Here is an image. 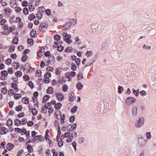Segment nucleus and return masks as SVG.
<instances>
[{
    "mask_svg": "<svg viewBox=\"0 0 156 156\" xmlns=\"http://www.w3.org/2000/svg\"><path fill=\"white\" fill-rule=\"evenodd\" d=\"M70 26H70V25L69 22H67L63 25L62 28V30H67L69 29Z\"/></svg>",
    "mask_w": 156,
    "mask_h": 156,
    "instance_id": "obj_10",
    "label": "nucleus"
},
{
    "mask_svg": "<svg viewBox=\"0 0 156 156\" xmlns=\"http://www.w3.org/2000/svg\"><path fill=\"white\" fill-rule=\"evenodd\" d=\"M15 125H16L17 126H19V125H20L21 123L20 122V120L19 119H16L15 121Z\"/></svg>",
    "mask_w": 156,
    "mask_h": 156,
    "instance_id": "obj_56",
    "label": "nucleus"
},
{
    "mask_svg": "<svg viewBox=\"0 0 156 156\" xmlns=\"http://www.w3.org/2000/svg\"><path fill=\"white\" fill-rule=\"evenodd\" d=\"M140 95L142 96H144L146 95L147 93V92L144 90H142L140 92Z\"/></svg>",
    "mask_w": 156,
    "mask_h": 156,
    "instance_id": "obj_57",
    "label": "nucleus"
},
{
    "mask_svg": "<svg viewBox=\"0 0 156 156\" xmlns=\"http://www.w3.org/2000/svg\"><path fill=\"white\" fill-rule=\"evenodd\" d=\"M53 92L52 87H49L47 90V92L49 94H51Z\"/></svg>",
    "mask_w": 156,
    "mask_h": 156,
    "instance_id": "obj_23",
    "label": "nucleus"
},
{
    "mask_svg": "<svg viewBox=\"0 0 156 156\" xmlns=\"http://www.w3.org/2000/svg\"><path fill=\"white\" fill-rule=\"evenodd\" d=\"M29 9L30 12H32L34 11L35 9V7L34 6L32 5H30L29 6Z\"/></svg>",
    "mask_w": 156,
    "mask_h": 156,
    "instance_id": "obj_61",
    "label": "nucleus"
},
{
    "mask_svg": "<svg viewBox=\"0 0 156 156\" xmlns=\"http://www.w3.org/2000/svg\"><path fill=\"white\" fill-rule=\"evenodd\" d=\"M132 91L133 94L136 96H138L139 95L138 90H136L134 89H132Z\"/></svg>",
    "mask_w": 156,
    "mask_h": 156,
    "instance_id": "obj_46",
    "label": "nucleus"
},
{
    "mask_svg": "<svg viewBox=\"0 0 156 156\" xmlns=\"http://www.w3.org/2000/svg\"><path fill=\"white\" fill-rule=\"evenodd\" d=\"M22 109V107L21 105H18L15 108L16 110L18 112L21 111Z\"/></svg>",
    "mask_w": 156,
    "mask_h": 156,
    "instance_id": "obj_48",
    "label": "nucleus"
},
{
    "mask_svg": "<svg viewBox=\"0 0 156 156\" xmlns=\"http://www.w3.org/2000/svg\"><path fill=\"white\" fill-rule=\"evenodd\" d=\"M144 122V118L141 117L139 119L135 124V126L137 128H139L143 126Z\"/></svg>",
    "mask_w": 156,
    "mask_h": 156,
    "instance_id": "obj_1",
    "label": "nucleus"
},
{
    "mask_svg": "<svg viewBox=\"0 0 156 156\" xmlns=\"http://www.w3.org/2000/svg\"><path fill=\"white\" fill-rule=\"evenodd\" d=\"M64 81V78L63 76H59L58 80V82L60 83H62Z\"/></svg>",
    "mask_w": 156,
    "mask_h": 156,
    "instance_id": "obj_30",
    "label": "nucleus"
},
{
    "mask_svg": "<svg viewBox=\"0 0 156 156\" xmlns=\"http://www.w3.org/2000/svg\"><path fill=\"white\" fill-rule=\"evenodd\" d=\"M51 76V74L50 73L48 72L46 73L45 74L44 77L45 78H49Z\"/></svg>",
    "mask_w": 156,
    "mask_h": 156,
    "instance_id": "obj_52",
    "label": "nucleus"
},
{
    "mask_svg": "<svg viewBox=\"0 0 156 156\" xmlns=\"http://www.w3.org/2000/svg\"><path fill=\"white\" fill-rule=\"evenodd\" d=\"M14 9L16 12H20L22 10L21 8L19 7H17V6H16Z\"/></svg>",
    "mask_w": 156,
    "mask_h": 156,
    "instance_id": "obj_51",
    "label": "nucleus"
},
{
    "mask_svg": "<svg viewBox=\"0 0 156 156\" xmlns=\"http://www.w3.org/2000/svg\"><path fill=\"white\" fill-rule=\"evenodd\" d=\"M35 32L36 31L34 29L32 30V31H31L30 33V35L32 37H35V35L36 34V33H35Z\"/></svg>",
    "mask_w": 156,
    "mask_h": 156,
    "instance_id": "obj_45",
    "label": "nucleus"
},
{
    "mask_svg": "<svg viewBox=\"0 0 156 156\" xmlns=\"http://www.w3.org/2000/svg\"><path fill=\"white\" fill-rule=\"evenodd\" d=\"M55 116L58 119H59L61 118V115L59 111L57 110L55 112Z\"/></svg>",
    "mask_w": 156,
    "mask_h": 156,
    "instance_id": "obj_19",
    "label": "nucleus"
},
{
    "mask_svg": "<svg viewBox=\"0 0 156 156\" xmlns=\"http://www.w3.org/2000/svg\"><path fill=\"white\" fill-rule=\"evenodd\" d=\"M15 48V46L14 45H11L9 48V51L11 52H12L14 51Z\"/></svg>",
    "mask_w": 156,
    "mask_h": 156,
    "instance_id": "obj_43",
    "label": "nucleus"
},
{
    "mask_svg": "<svg viewBox=\"0 0 156 156\" xmlns=\"http://www.w3.org/2000/svg\"><path fill=\"white\" fill-rule=\"evenodd\" d=\"M36 137L37 140L40 142L44 140L43 137L41 135L37 136Z\"/></svg>",
    "mask_w": 156,
    "mask_h": 156,
    "instance_id": "obj_34",
    "label": "nucleus"
},
{
    "mask_svg": "<svg viewBox=\"0 0 156 156\" xmlns=\"http://www.w3.org/2000/svg\"><path fill=\"white\" fill-rule=\"evenodd\" d=\"M22 74V72L20 71H18L15 73V75L17 78L20 77Z\"/></svg>",
    "mask_w": 156,
    "mask_h": 156,
    "instance_id": "obj_29",
    "label": "nucleus"
},
{
    "mask_svg": "<svg viewBox=\"0 0 156 156\" xmlns=\"http://www.w3.org/2000/svg\"><path fill=\"white\" fill-rule=\"evenodd\" d=\"M76 19H73L70 20L69 23L71 26L74 25L76 23Z\"/></svg>",
    "mask_w": 156,
    "mask_h": 156,
    "instance_id": "obj_17",
    "label": "nucleus"
},
{
    "mask_svg": "<svg viewBox=\"0 0 156 156\" xmlns=\"http://www.w3.org/2000/svg\"><path fill=\"white\" fill-rule=\"evenodd\" d=\"M27 42L30 45H31L33 44V40L32 39H28L27 40Z\"/></svg>",
    "mask_w": 156,
    "mask_h": 156,
    "instance_id": "obj_59",
    "label": "nucleus"
},
{
    "mask_svg": "<svg viewBox=\"0 0 156 156\" xmlns=\"http://www.w3.org/2000/svg\"><path fill=\"white\" fill-rule=\"evenodd\" d=\"M50 96L49 95H45L43 98L42 102H44L47 101L48 99L50 98Z\"/></svg>",
    "mask_w": 156,
    "mask_h": 156,
    "instance_id": "obj_27",
    "label": "nucleus"
},
{
    "mask_svg": "<svg viewBox=\"0 0 156 156\" xmlns=\"http://www.w3.org/2000/svg\"><path fill=\"white\" fill-rule=\"evenodd\" d=\"M48 109V113H49V115H50L51 113H52L53 111V109L52 108H51L49 109H48L47 108H45L44 110L45 111V112H44V113H46V112L47 111Z\"/></svg>",
    "mask_w": 156,
    "mask_h": 156,
    "instance_id": "obj_28",
    "label": "nucleus"
},
{
    "mask_svg": "<svg viewBox=\"0 0 156 156\" xmlns=\"http://www.w3.org/2000/svg\"><path fill=\"white\" fill-rule=\"evenodd\" d=\"M23 12L25 15H27L29 13V11L27 8H24L23 10Z\"/></svg>",
    "mask_w": 156,
    "mask_h": 156,
    "instance_id": "obj_31",
    "label": "nucleus"
},
{
    "mask_svg": "<svg viewBox=\"0 0 156 156\" xmlns=\"http://www.w3.org/2000/svg\"><path fill=\"white\" fill-rule=\"evenodd\" d=\"M45 12H46V14L47 15L50 16L49 17V18H52V15L50 16L51 13V12L50 10L49 9H46V10Z\"/></svg>",
    "mask_w": 156,
    "mask_h": 156,
    "instance_id": "obj_35",
    "label": "nucleus"
},
{
    "mask_svg": "<svg viewBox=\"0 0 156 156\" xmlns=\"http://www.w3.org/2000/svg\"><path fill=\"white\" fill-rule=\"evenodd\" d=\"M83 87V85L80 82H78L76 85V88L78 90L81 89Z\"/></svg>",
    "mask_w": 156,
    "mask_h": 156,
    "instance_id": "obj_22",
    "label": "nucleus"
},
{
    "mask_svg": "<svg viewBox=\"0 0 156 156\" xmlns=\"http://www.w3.org/2000/svg\"><path fill=\"white\" fill-rule=\"evenodd\" d=\"M62 106V105L61 103L59 102L57 103L55 106V108L57 110H58Z\"/></svg>",
    "mask_w": 156,
    "mask_h": 156,
    "instance_id": "obj_20",
    "label": "nucleus"
},
{
    "mask_svg": "<svg viewBox=\"0 0 156 156\" xmlns=\"http://www.w3.org/2000/svg\"><path fill=\"white\" fill-rule=\"evenodd\" d=\"M136 101V99L134 98L131 97H128L126 100V103L127 105L132 104Z\"/></svg>",
    "mask_w": 156,
    "mask_h": 156,
    "instance_id": "obj_4",
    "label": "nucleus"
},
{
    "mask_svg": "<svg viewBox=\"0 0 156 156\" xmlns=\"http://www.w3.org/2000/svg\"><path fill=\"white\" fill-rule=\"evenodd\" d=\"M143 48L147 50H150L151 48V47L150 46L146 45V44H144L143 46Z\"/></svg>",
    "mask_w": 156,
    "mask_h": 156,
    "instance_id": "obj_47",
    "label": "nucleus"
},
{
    "mask_svg": "<svg viewBox=\"0 0 156 156\" xmlns=\"http://www.w3.org/2000/svg\"><path fill=\"white\" fill-rule=\"evenodd\" d=\"M28 85L31 89H33L34 88V84L31 81H29L28 83Z\"/></svg>",
    "mask_w": 156,
    "mask_h": 156,
    "instance_id": "obj_55",
    "label": "nucleus"
},
{
    "mask_svg": "<svg viewBox=\"0 0 156 156\" xmlns=\"http://www.w3.org/2000/svg\"><path fill=\"white\" fill-rule=\"evenodd\" d=\"M118 93L119 94H120L122 93V91L123 90V88L121 86H119L118 87Z\"/></svg>",
    "mask_w": 156,
    "mask_h": 156,
    "instance_id": "obj_53",
    "label": "nucleus"
},
{
    "mask_svg": "<svg viewBox=\"0 0 156 156\" xmlns=\"http://www.w3.org/2000/svg\"><path fill=\"white\" fill-rule=\"evenodd\" d=\"M62 88L63 91L66 92L68 90V87L66 84H64L62 86Z\"/></svg>",
    "mask_w": 156,
    "mask_h": 156,
    "instance_id": "obj_41",
    "label": "nucleus"
},
{
    "mask_svg": "<svg viewBox=\"0 0 156 156\" xmlns=\"http://www.w3.org/2000/svg\"><path fill=\"white\" fill-rule=\"evenodd\" d=\"M73 51L72 47H69L67 48L65 50V51L66 52L71 53Z\"/></svg>",
    "mask_w": 156,
    "mask_h": 156,
    "instance_id": "obj_21",
    "label": "nucleus"
},
{
    "mask_svg": "<svg viewBox=\"0 0 156 156\" xmlns=\"http://www.w3.org/2000/svg\"><path fill=\"white\" fill-rule=\"evenodd\" d=\"M64 137L67 138L66 141L67 142H71L72 140V136H71L70 133L69 132H66L64 135Z\"/></svg>",
    "mask_w": 156,
    "mask_h": 156,
    "instance_id": "obj_6",
    "label": "nucleus"
},
{
    "mask_svg": "<svg viewBox=\"0 0 156 156\" xmlns=\"http://www.w3.org/2000/svg\"><path fill=\"white\" fill-rule=\"evenodd\" d=\"M69 101H72L74 99V93H71L69 94Z\"/></svg>",
    "mask_w": 156,
    "mask_h": 156,
    "instance_id": "obj_26",
    "label": "nucleus"
},
{
    "mask_svg": "<svg viewBox=\"0 0 156 156\" xmlns=\"http://www.w3.org/2000/svg\"><path fill=\"white\" fill-rule=\"evenodd\" d=\"M21 124H25L27 122V119L26 118H23L20 120Z\"/></svg>",
    "mask_w": 156,
    "mask_h": 156,
    "instance_id": "obj_44",
    "label": "nucleus"
},
{
    "mask_svg": "<svg viewBox=\"0 0 156 156\" xmlns=\"http://www.w3.org/2000/svg\"><path fill=\"white\" fill-rule=\"evenodd\" d=\"M1 93L3 94H5L7 91V90L6 87H4L1 89Z\"/></svg>",
    "mask_w": 156,
    "mask_h": 156,
    "instance_id": "obj_37",
    "label": "nucleus"
},
{
    "mask_svg": "<svg viewBox=\"0 0 156 156\" xmlns=\"http://www.w3.org/2000/svg\"><path fill=\"white\" fill-rule=\"evenodd\" d=\"M18 37H15L13 39V43L16 44H17L18 43Z\"/></svg>",
    "mask_w": 156,
    "mask_h": 156,
    "instance_id": "obj_62",
    "label": "nucleus"
},
{
    "mask_svg": "<svg viewBox=\"0 0 156 156\" xmlns=\"http://www.w3.org/2000/svg\"><path fill=\"white\" fill-rule=\"evenodd\" d=\"M76 73L74 71H70L66 73L65 76L67 78H71V77H73L76 76Z\"/></svg>",
    "mask_w": 156,
    "mask_h": 156,
    "instance_id": "obj_9",
    "label": "nucleus"
},
{
    "mask_svg": "<svg viewBox=\"0 0 156 156\" xmlns=\"http://www.w3.org/2000/svg\"><path fill=\"white\" fill-rule=\"evenodd\" d=\"M62 36L64 37H68L69 38H71V34H68L67 32H64L62 33Z\"/></svg>",
    "mask_w": 156,
    "mask_h": 156,
    "instance_id": "obj_24",
    "label": "nucleus"
},
{
    "mask_svg": "<svg viewBox=\"0 0 156 156\" xmlns=\"http://www.w3.org/2000/svg\"><path fill=\"white\" fill-rule=\"evenodd\" d=\"M55 96L57 99L59 101H61L64 100V96L63 94L60 92H57L55 94Z\"/></svg>",
    "mask_w": 156,
    "mask_h": 156,
    "instance_id": "obj_5",
    "label": "nucleus"
},
{
    "mask_svg": "<svg viewBox=\"0 0 156 156\" xmlns=\"http://www.w3.org/2000/svg\"><path fill=\"white\" fill-rule=\"evenodd\" d=\"M7 148L9 151H11L14 147V145L11 143H9L7 145Z\"/></svg>",
    "mask_w": 156,
    "mask_h": 156,
    "instance_id": "obj_14",
    "label": "nucleus"
},
{
    "mask_svg": "<svg viewBox=\"0 0 156 156\" xmlns=\"http://www.w3.org/2000/svg\"><path fill=\"white\" fill-rule=\"evenodd\" d=\"M61 38L60 36L58 35H56L54 36V39L56 41H59Z\"/></svg>",
    "mask_w": 156,
    "mask_h": 156,
    "instance_id": "obj_63",
    "label": "nucleus"
},
{
    "mask_svg": "<svg viewBox=\"0 0 156 156\" xmlns=\"http://www.w3.org/2000/svg\"><path fill=\"white\" fill-rule=\"evenodd\" d=\"M22 101L23 103L25 104H28L29 103V99L27 97H24L22 98Z\"/></svg>",
    "mask_w": 156,
    "mask_h": 156,
    "instance_id": "obj_18",
    "label": "nucleus"
},
{
    "mask_svg": "<svg viewBox=\"0 0 156 156\" xmlns=\"http://www.w3.org/2000/svg\"><path fill=\"white\" fill-rule=\"evenodd\" d=\"M100 25L96 23L92 27V30L93 32H96L101 30V28L99 27Z\"/></svg>",
    "mask_w": 156,
    "mask_h": 156,
    "instance_id": "obj_8",
    "label": "nucleus"
},
{
    "mask_svg": "<svg viewBox=\"0 0 156 156\" xmlns=\"http://www.w3.org/2000/svg\"><path fill=\"white\" fill-rule=\"evenodd\" d=\"M3 14L5 16L9 17L12 13L11 9L9 7H5L3 9Z\"/></svg>",
    "mask_w": 156,
    "mask_h": 156,
    "instance_id": "obj_2",
    "label": "nucleus"
},
{
    "mask_svg": "<svg viewBox=\"0 0 156 156\" xmlns=\"http://www.w3.org/2000/svg\"><path fill=\"white\" fill-rule=\"evenodd\" d=\"M8 132V129L5 127H2L0 133L2 135L5 134Z\"/></svg>",
    "mask_w": 156,
    "mask_h": 156,
    "instance_id": "obj_15",
    "label": "nucleus"
},
{
    "mask_svg": "<svg viewBox=\"0 0 156 156\" xmlns=\"http://www.w3.org/2000/svg\"><path fill=\"white\" fill-rule=\"evenodd\" d=\"M23 78L24 80L25 81H28L30 80L29 76L27 75H24L23 76Z\"/></svg>",
    "mask_w": 156,
    "mask_h": 156,
    "instance_id": "obj_39",
    "label": "nucleus"
},
{
    "mask_svg": "<svg viewBox=\"0 0 156 156\" xmlns=\"http://www.w3.org/2000/svg\"><path fill=\"white\" fill-rule=\"evenodd\" d=\"M20 63L19 62H15L12 64V66L13 69H17L19 66Z\"/></svg>",
    "mask_w": 156,
    "mask_h": 156,
    "instance_id": "obj_16",
    "label": "nucleus"
},
{
    "mask_svg": "<svg viewBox=\"0 0 156 156\" xmlns=\"http://www.w3.org/2000/svg\"><path fill=\"white\" fill-rule=\"evenodd\" d=\"M93 54V51L91 50L87 51L85 54V55L87 57L91 56Z\"/></svg>",
    "mask_w": 156,
    "mask_h": 156,
    "instance_id": "obj_25",
    "label": "nucleus"
},
{
    "mask_svg": "<svg viewBox=\"0 0 156 156\" xmlns=\"http://www.w3.org/2000/svg\"><path fill=\"white\" fill-rule=\"evenodd\" d=\"M32 113L33 115H35L37 113V111L35 109H32Z\"/></svg>",
    "mask_w": 156,
    "mask_h": 156,
    "instance_id": "obj_58",
    "label": "nucleus"
},
{
    "mask_svg": "<svg viewBox=\"0 0 156 156\" xmlns=\"http://www.w3.org/2000/svg\"><path fill=\"white\" fill-rule=\"evenodd\" d=\"M138 107L136 105L133 106L131 108V114L133 117H136L137 115Z\"/></svg>",
    "mask_w": 156,
    "mask_h": 156,
    "instance_id": "obj_3",
    "label": "nucleus"
},
{
    "mask_svg": "<svg viewBox=\"0 0 156 156\" xmlns=\"http://www.w3.org/2000/svg\"><path fill=\"white\" fill-rule=\"evenodd\" d=\"M76 123L73 124L72 125H69L67 126V129H68L70 131L73 130L76 128Z\"/></svg>",
    "mask_w": 156,
    "mask_h": 156,
    "instance_id": "obj_11",
    "label": "nucleus"
},
{
    "mask_svg": "<svg viewBox=\"0 0 156 156\" xmlns=\"http://www.w3.org/2000/svg\"><path fill=\"white\" fill-rule=\"evenodd\" d=\"M27 55H23L21 58V59L22 61L24 62H26L27 60Z\"/></svg>",
    "mask_w": 156,
    "mask_h": 156,
    "instance_id": "obj_36",
    "label": "nucleus"
},
{
    "mask_svg": "<svg viewBox=\"0 0 156 156\" xmlns=\"http://www.w3.org/2000/svg\"><path fill=\"white\" fill-rule=\"evenodd\" d=\"M23 150L22 149H20L17 153L16 156H22V154L23 152Z\"/></svg>",
    "mask_w": 156,
    "mask_h": 156,
    "instance_id": "obj_49",
    "label": "nucleus"
},
{
    "mask_svg": "<svg viewBox=\"0 0 156 156\" xmlns=\"http://www.w3.org/2000/svg\"><path fill=\"white\" fill-rule=\"evenodd\" d=\"M11 62H12V60L10 58H8L5 61V63L7 65H8L10 64L11 63Z\"/></svg>",
    "mask_w": 156,
    "mask_h": 156,
    "instance_id": "obj_64",
    "label": "nucleus"
},
{
    "mask_svg": "<svg viewBox=\"0 0 156 156\" xmlns=\"http://www.w3.org/2000/svg\"><path fill=\"white\" fill-rule=\"evenodd\" d=\"M70 38H71L67 37V38L64 39V40L66 43L69 44L72 42V41L70 39Z\"/></svg>",
    "mask_w": 156,
    "mask_h": 156,
    "instance_id": "obj_33",
    "label": "nucleus"
},
{
    "mask_svg": "<svg viewBox=\"0 0 156 156\" xmlns=\"http://www.w3.org/2000/svg\"><path fill=\"white\" fill-rule=\"evenodd\" d=\"M77 106H75L73 107L71 110V112L72 113H75L77 111Z\"/></svg>",
    "mask_w": 156,
    "mask_h": 156,
    "instance_id": "obj_50",
    "label": "nucleus"
},
{
    "mask_svg": "<svg viewBox=\"0 0 156 156\" xmlns=\"http://www.w3.org/2000/svg\"><path fill=\"white\" fill-rule=\"evenodd\" d=\"M138 142L140 145L142 147H144L146 145V143H145L144 141V139H140L138 140Z\"/></svg>",
    "mask_w": 156,
    "mask_h": 156,
    "instance_id": "obj_13",
    "label": "nucleus"
},
{
    "mask_svg": "<svg viewBox=\"0 0 156 156\" xmlns=\"http://www.w3.org/2000/svg\"><path fill=\"white\" fill-rule=\"evenodd\" d=\"M22 5L23 6H27L28 5V3L27 1H23L22 2Z\"/></svg>",
    "mask_w": 156,
    "mask_h": 156,
    "instance_id": "obj_54",
    "label": "nucleus"
},
{
    "mask_svg": "<svg viewBox=\"0 0 156 156\" xmlns=\"http://www.w3.org/2000/svg\"><path fill=\"white\" fill-rule=\"evenodd\" d=\"M22 97V95L21 94H16L14 95V98L16 99H18Z\"/></svg>",
    "mask_w": 156,
    "mask_h": 156,
    "instance_id": "obj_42",
    "label": "nucleus"
},
{
    "mask_svg": "<svg viewBox=\"0 0 156 156\" xmlns=\"http://www.w3.org/2000/svg\"><path fill=\"white\" fill-rule=\"evenodd\" d=\"M75 61L77 66H78L80 64L81 62V60L80 58H77Z\"/></svg>",
    "mask_w": 156,
    "mask_h": 156,
    "instance_id": "obj_60",
    "label": "nucleus"
},
{
    "mask_svg": "<svg viewBox=\"0 0 156 156\" xmlns=\"http://www.w3.org/2000/svg\"><path fill=\"white\" fill-rule=\"evenodd\" d=\"M71 69L73 71L76 70V66L74 63H72L71 64Z\"/></svg>",
    "mask_w": 156,
    "mask_h": 156,
    "instance_id": "obj_40",
    "label": "nucleus"
},
{
    "mask_svg": "<svg viewBox=\"0 0 156 156\" xmlns=\"http://www.w3.org/2000/svg\"><path fill=\"white\" fill-rule=\"evenodd\" d=\"M9 4L10 7L13 8H14L16 6H17L16 3L14 0L10 1Z\"/></svg>",
    "mask_w": 156,
    "mask_h": 156,
    "instance_id": "obj_12",
    "label": "nucleus"
},
{
    "mask_svg": "<svg viewBox=\"0 0 156 156\" xmlns=\"http://www.w3.org/2000/svg\"><path fill=\"white\" fill-rule=\"evenodd\" d=\"M12 124V121L10 119H9L6 122V125L9 127Z\"/></svg>",
    "mask_w": 156,
    "mask_h": 156,
    "instance_id": "obj_38",
    "label": "nucleus"
},
{
    "mask_svg": "<svg viewBox=\"0 0 156 156\" xmlns=\"http://www.w3.org/2000/svg\"><path fill=\"white\" fill-rule=\"evenodd\" d=\"M35 18V16L33 13L31 14L28 17V19L29 20L31 21Z\"/></svg>",
    "mask_w": 156,
    "mask_h": 156,
    "instance_id": "obj_32",
    "label": "nucleus"
},
{
    "mask_svg": "<svg viewBox=\"0 0 156 156\" xmlns=\"http://www.w3.org/2000/svg\"><path fill=\"white\" fill-rule=\"evenodd\" d=\"M1 76L0 79L2 80H5L7 79L8 73L7 71L3 70L1 72Z\"/></svg>",
    "mask_w": 156,
    "mask_h": 156,
    "instance_id": "obj_7",
    "label": "nucleus"
}]
</instances>
